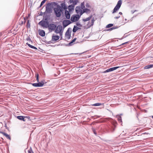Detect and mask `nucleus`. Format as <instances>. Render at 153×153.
<instances>
[{"instance_id": "obj_30", "label": "nucleus", "mask_w": 153, "mask_h": 153, "mask_svg": "<svg viewBox=\"0 0 153 153\" xmlns=\"http://www.w3.org/2000/svg\"><path fill=\"white\" fill-rule=\"evenodd\" d=\"M26 40L27 41H29L30 42H32V41L30 37L29 36L27 37L26 38Z\"/></svg>"}, {"instance_id": "obj_14", "label": "nucleus", "mask_w": 153, "mask_h": 153, "mask_svg": "<svg viewBox=\"0 0 153 153\" xmlns=\"http://www.w3.org/2000/svg\"><path fill=\"white\" fill-rule=\"evenodd\" d=\"M65 17L67 19H69L70 18V14L69 13V12L67 10H65Z\"/></svg>"}, {"instance_id": "obj_17", "label": "nucleus", "mask_w": 153, "mask_h": 153, "mask_svg": "<svg viewBox=\"0 0 153 153\" xmlns=\"http://www.w3.org/2000/svg\"><path fill=\"white\" fill-rule=\"evenodd\" d=\"M94 21L95 20L94 19V18H93L91 20V22H88V25L89 26V27H91L93 25Z\"/></svg>"}, {"instance_id": "obj_50", "label": "nucleus", "mask_w": 153, "mask_h": 153, "mask_svg": "<svg viewBox=\"0 0 153 153\" xmlns=\"http://www.w3.org/2000/svg\"><path fill=\"white\" fill-rule=\"evenodd\" d=\"M83 67V66H80L79 67V68H82Z\"/></svg>"}, {"instance_id": "obj_5", "label": "nucleus", "mask_w": 153, "mask_h": 153, "mask_svg": "<svg viewBox=\"0 0 153 153\" xmlns=\"http://www.w3.org/2000/svg\"><path fill=\"white\" fill-rule=\"evenodd\" d=\"M71 28H68L65 33V36L68 39H69L71 37Z\"/></svg>"}, {"instance_id": "obj_48", "label": "nucleus", "mask_w": 153, "mask_h": 153, "mask_svg": "<svg viewBox=\"0 0 153 153\" xmlns=\"http://www.w3.org/2000/svg\"><path fill=\"white\" fill-rule=\"evenodd\" d=\"M119 14L120 15H122V13L121 12H119Z\"/></svg>"}, {"instance_id": "obj_29", "label": "nucleus", "mask_w": 153, "mask_h": 153, "mask_svg": "<svg viewBox=\"0 0 153 153\" xmlns=\"http://www.w3.org/2000/svg\"><path fill=\"white\" fill-rule=\"evenodd\" d=\"M102 105V104L100 103H97L92 105L93 106H100Z\"/></svg>"}, {"instance_id": "obj_31", "label": "nucleus", "mask_w": 153, "mask_h": 153, "mask_svg": "<svg viewBox=\"0 0 153 153\" xmlns=\"http://www.w3.org/2000/svg\"><path fill=\"white\" fill-rule=\"evenodd\" d=\"M113 25V24H108V25L106 26V28H109V27H111Z\"/></svg>"}, {"instance_id": "obj_27", "label": "nucleus", "mask_w": 153, "mask_h": 153, "mask_svg": "<svg viewBox=\"0 0 153 153\" xmlns=\"http://www.w3.org/2000/svg\"><path fill=\"white\" fill-rule=\"evenodd\" d=\"M83 10L84 11L83 12L86 13H88L90 11V10L87 8H84Z\"/></svg>"}, {"instance_id": "obj_18", "label": "nucleus", "mask_w": 153, "mask_h": 153, "mask_svg": "<svg viewBox=\"0 0 153 153\" xmlns=\"http://www.w3.org/2000/svg\"><path fill=\"white\" fill-rule=\"evenodd\" d=\"M17 118L18 119L21 120H22L23 121H25V116H17Z\"/></svg>"}, {"instance_id": "obj_54", "label": "nucleus", "mask_w": 153, "mask_h": 153, "mask_svg": "<svg viewBox=\"0 0 153 153\" xmlns=\"http://www.w3.org/2000/svg\"><path fill=\"white\" fill-rule=\"evenodd\" d=\"M152 118H153V115L152 116Z\"/></svg>"}, {"instance_id": "obj_42", "label": "nucleus", "mask_w": 153, "mask_h": 153, "mask_svg": "<svg viewBox=\"0 0 153 153\" xmlns=\"http://www.w3.org/2000/svg\"><path fill=\"white\" fill-rule=\"evenodd\" d=\"M76 38H75L72 40V41H73V42H74L76 40Z\"/></svg>"}, {"instance_id": "obj_10", "label": "nucleus", "mask_w": 153, "mask_h": 153, "mask_svg": "<svg viewBox=\"0 0 153 153\" xmlns=\"http://www.w3.org/2000/svg\"><path fill=\"white\" fill-rule=\"evenodd\" d=\"M62 26L61 25H58L55 31V32L56 33H60L61 34V31L62 30Z\"/></svg>"}, {"instance_id": "obj_16", "label": "nucleus", "mask_w": 153, "mask_h": 153, "mask_svg": "<svg viewBox=\"0 0 153 153\" xmlns=\"http://www.w3.org/2000/svg\"><path fill=\"white\" fill-rule=\"evenodd\" d=\"M81 10L82 9L81 8L80 6H77L75 9L76 12L77 13L79 14L80 12V11H81Z\"/></svg>"}, {"instance_id": "obj_45", "label": "nucleus", "mask_w": 153, "mask_h": 153, "mask_svg": "<svg viewBox=\"0 0 153 153\" xmlns=\"http://www.w3.org/2000/svg\"><path fill=\"white\" fill-rule=\"evenodd\" d=\"M128 42H125V43H123L121 45H124V44H126V43H128Z\"/></svg>"}, {"instance_id": "obj_22", "label": "nucleus", "mask_w": 153, "mask_h": 153, "mask_svg": "<svg viewBox=\"0 0 153 153\" xmlns=\"http://www.w3.org/2000/svg\"><path fill=\"white\" fill-rule=\"evenodd\" d=\"M80 28L77 27V26H74V27L73 29V33H75L77 30H78L79 29H80Z\"/></svg>"}, {"instance_id": "obj_34", "label": "nucleus", "mask_w": 153, "mask_h": 153, "mask_svg": "<svg viewBox=\"0 0 153 153\" xmlns=\"http://www.w3.org/2000/svg\"><path fill=\"white\" fill-rule=\"evenodd\" d=\"M27 27L29 28L30 27V23L29 22V21L28 20L27 23Z\"/></svg>"}, {"instance_id": "obj_28", "label": "nucleus", "mask_w": 153, "mask_h": 153, "mask_svg": "<svg viewBox=\"0 0 153 153\" xmlns=\"http://www.w3.org/2000/svg\"><path fill=\"white\" fill-rule=\"evenodd\" d=\"M118 28V27L117 26H114L110 28L108 30H113L117 29Z\"/></svg>"}, {"instance_id": "obj_2", "label": "nucleus", "mask_w": 153, "mask_h": 153, "mask_svg": "<svg viewBox=\"0 0 153 153\" xmlns=\"http://www.w3.org/2000/svg\"><path fill=\"white\" fill-rule=\"evenodd\" d=\"M45 21H41L39 23V24L42 27L47 28L48 27L49 22L48 21V18L46 17L45 18Z\"/></svg>"}, {"instance_id": "obj_36", "label": "nucleus", "mask_w": 153, "mask_h": 153, "mask_svg": "<svg viewBox=\"0 0 153 153\" xmlns=\"http://www.w3.org/2000/svg\"><path fill=\"white\" fill-rule=\"evenodd\" d=\"M86 7L87 8H89L90 7V5L88 3H87L85 4Z\"/></svg>"}, {"instance_id": "obj_11", "label": "nucleus", "mask_w": 153, "mask_h": 153, "mask_svg": "<svg viewBox=\"0 0 153 153\" xmlns=\"http://www.w3.org/2000/svg\"><path fill=\"white\" fill-rule=\"evenodd\" d=\"M48 27L49 29L54 30L56 29V25L54 24H51L48 25Z\"/></svg>"}, {"instance_id": "obj_43", "label": "nucleus", "mask_w": 153, "mask_h": 153, "mask_svg": "<svg viewBox=\"0 0 153 153\" xmlns=\"http://www.w3.org/2000/svg\"><path fill=\"white\" fill-rule=\"evenodd\" d=\"M52 41H49L48 42H47V43L48 44H51V43H52V42H51Z\"/></svg>"}, {"instance_id": "obj_3", "label": "nucleus", "mask_w": 153, "mask_h": 153, "mask_svg": "<svg viewBox=\"0 0 153 153\" xmlns=\"http://www.w3.org/2000/svg\"><path fill=\"white\" fill-rule=\"evenodd\" d=\"M122 3V1L121 0H120L118 1L117 4L114 9L112 13H114L119 10L121 6Z\"/></svg>"}, {"instance_id": "obj_24", "label": "nucleus", "mask_w": 153, "mask_h": 153, "mask_svg": "<svg viewBox=\"0 0 153 153\" xmlns=\"http://www.w3.org/2000/svg\"><path fill=\"white\" fill-rule=\"evenodd\" d=\"M153 67V64L148 65L144 67V68L145 69H148Z\"/></svg>"}, {"instance_id": "obj_12", "label": "nucleus", "mask_w": 153, "mask_h": 153, "mask_svg": "<svg viewBox=\"0 0 153 153\" xmlns=\"http://www.w3.org/2000/svg\"><path fill=\"white\" fill-rule=\"evenodd\" d=\"M69 2L71 5L74 7L75 5L79 2V0H70Z\"/></svg>"}, {"instance_id": "obj_21", "label": "nucleus", "mask_w": 153, "mask_h": 153, "mask_svg": "<svg viewBox=\"0 0 153 153\" xmlns=\"http://www.w3.org/2000/svg\"><path fill=\"white\" fill-rule=\"evenodd\" d=\"M122 115V114H120V115H117L116 116V117L117 118L119 122L120 123H122L121 125H122V120L121 117L120 115Z\"/></svg>"}, {"instance_id": "obj_37", "label": "nucleus", "mask_w": 153, "mask_h": 153, "mask_svg": "<svg viewBox=\"0 0 153 153\" xmlns=\"http://www.w3.org/2000/svg\"><path fill=\"white\" fill-rule=\"evenodd\" d=\"M84 12L83 10H81V11H80V13H79V14H80V16L81 15H82L83 14V13H84V12Z\"/></svg>"}, {"instance_id": "obj_47", "label": "nucleus", "mask_w": 153, "mask_h": 153, "mask_svg": "<svg viewBox=\"0 0 153 153\" xmlns=\"http://www.w3.org/2000/svg\"><path fill=\"white\" fill-rule=\"evenodd\" d=\"M33 49H36V50H37V48L36 47H35V46H34L33 48Z\"/></svg>"}, {"instance_id": "obj_38", "label": "nucleus", "mask_w": 153, "mask_h": 153, "mask_svg": "<svg viewBox=\"0 0 153 153\" xmlns=\"http://www.w3.org/2000/svg\"><path fill=\"white\" fill-rule=\"evenodd\" d=\"M73 42H73V41H72L71 42H69L67 45L68 46L71 45H72V44L73 43Z\"/></svg>"}, {"instance_id": "obj_13", "label": "nucleus", "mask_w": 153, "mask_h": 153, "mask_svg": "<svg viewBox=\"0 0 153 153\" xmlns=\"http://www.w3.org/2000/svg\"><path fill=\"white\" fill-rule=\"evenodd\" d=\"M60 38V37L59 36H53L51 41L53 42H55L58 40Z\"/></svg>"}, {"instance_id": "obj_26", "label": "nucleus", "mask_w": 153, "mask_h": 153, "mask_svg": "<svg viewBox=\"0 0 153 153\" xmlns=\"http://www.w3.org/2000/svg\"><path fill=\"white\" fill-rule=\"evenodd\" d=\"M85 3L84 2H83L82 3H81V7H81V8H82V9H83L85 8V6L84 5Z\"/></svg>"}, {"instance_id": "obj_19", "label": "nucleus", "mask_w": 153, "mask_h": 153, "mask_svg": "<svg viewBox=\"0 0 153 153\" xmlns=\"http://www.w3.org/2000/svg\"><path fill=\"white\" fill-rule=\"evenodd\" d=\"M61 5V7L62 8V10H65L67 9V7L66 6L65 3H62Z\"/></svg>"}, {"instance_id": "obj_53", "label": "nucleus", "mask_w": 153, "mask_h": 153, "mask_svg": "<svg viewBox=\"0 0 153 153\" xmlns=\"http://www.w3.org/2000/svg\"><path fill=\"white\" fill-rule=\"evenodd\" d=\"M147 134L146 133H145L143 134Z\"/></svg>"}, {"instance_id": "obj_7", "label": "nucleus", "mask_w": 153, "mask_h": 153, "mask_svg": "<svg viewBox=\"0 0 153 153\" xmlns=\"http://www.w3.org/2000/svg\"><path fill=\"white\" fill-rule=\"evenodd\" d=\"M31 84L34 87H42L44 83L43 82H38V83H32Z\"/></svg>"}, {"instance_id": "obj_1", "label": "nucleus", "mask_w": 153, "mask_h": 153, "mask_svg": "<svg viewBox=\"0 0 153 153\" xmlns=\"http://www.w3.org/2000/svg\"><path fill=\"white\" fill-rule=\"evenodd\" d=\"M54 10L55 14L58 17L61 16V13H63L64 11V10H62L61 6L59 5H57L56 7L54 8Z\"/></svg>"}, {"instance_id": "obj_39", "label": "nucleus", "mask_w": 153, "mask_h": 153, "mask_svg": "<svg viewBox=\"0 0 153 153\" xmlns=\"http://www.w3.org/2000/svg\"><path fill=\"white\" fill-rule=\"evenodd\" d=\"M28 153H34L31 149L28 150Z\"/></svg>"}, {"instance_id": "obj_6", "label": "nucleus", "mask_w": 153, "mask_h": 153, "mask_svg": "<svg viewBox=\"0 0 153 153\" xmlns=\"http://www.w3.org/2000/svg\"><path fill=\"white\" fill-rule=\"evenodd\" d=\"M51 3H49L47 4L46 7V11H45L47 13H50L51 12L52 9L51 7Z\"/></svg>"}, {"instance_id": "obj_40", "label": "nucleus", "mask_w": 153, "mask_h": 153, "mask_svg": "<svg viewBox=\"0 0 153 153\" xmlns=\"http://www.w3.org/2000/svg\"><path fill=\"white\" fill-rule=\"evenodd\" d=\"M120 16H116V17H114V19H119V18H120Z\"/></svg>"}, {"instance_id": "obj_35", "label": "nucleus", "mask_w": 153, "mask_h": 153, "mask_svg": "<svg viewBox=\"0 0 153 153\" xmlns=\"http://www.w3.org/2000/svg\"><path fill=\"white\" fill-rule=\"evenodd\" d=\"M76 25L77 26L79 27H81L82 26L81 25L79 22H77Z\"/></svg>"}, {"instance_id": "obj_9", "label": "nucleus", "mask_w": 153, "mask_h": 153, "mask_svg": "<svg viewBox=\"0 0 153 153\" xmlns=\"http://www.w3.org/2000/svg\"><path fill=\"white\" fill-rule=\"evenodd\" d=\"M71 23V22L69 20H64L62 22V25L64 28L65 27Z\"/></svg>"}, {"instance_id": "obj_51", "label": "nucleus", "mask_w": 153, "mask_h": 153, "mask_svg": "<svg viewBox=\"0 0 153 153\" xmlns=\"http://www.w3.org/2000/svg\"><path fill=\"white\" fill-rule=\"evenodd\" d=\"M47 0H43V1H44V2H45Z\"/></svg>"}, {"instance_id": "obj_44", "label": "nucleus", "mask_w": 153, "mask_h": 153, "mask_svg": "<svg viewBox=\"0 0 153 153\" xmlns=\"http://www.w3.org/2000/svg\"><path fill=\"white\" fill-rule=\"evenodd\" d=\"M45 2H44V1H42V2H41V4H43L44 3H45Z\"/></svg>"}, {"instance_id": "obj_4", "label": "nucleus", "mask_w": 153, "mask_h": 153, "mask_svg": "<svg viewBox=\"0 0 153 153\" xmlns=\"http://www.w3.org/2000/svg\"><path fill=\"white\" fill-rule=\"evenodd\" d=\"M80 17V16L79 15H73L71 16V20L73 22H75L78 21Z\"/></svg>"}, {"instance_id": "obj_49", "label": "nucleus", "mask_w": 153, "mask_h": 153, "mask_svg": "<svg viewBox=\"0 0 153 153\" xmlns=\"http://www.w3.org/2000/svg\"><path fill=\"white\" fill-rule=\"evenodd\" d=\"M43 4H42L41 3L40 5L39 6V7H40Z\"/></svg>"}, {"instance_id": "obj_41", "label": "nucleus", "mask_w": 153, "mask_h": 153, "mask_svg": "<svg viewBox=\"0 0 153 153\" xmlns=\"http://www.w3.org/2000/svg\"><path fill=\"white\" fill-rule=\"evenodd\" d=\"M93 131L94 133L95 134V135H97V133L95 131V130H94V129H93Z\"/></svg>"}, {"instance_id": "obj_33", "label": "nucleus", "mask_w": 153, "mask_h": 153, "mask_svg": "<svg viewBox=\"0 0 153 153\" xmlns=\"http://www.w3.org/2000/svg\"><path fill=\"white\" fill-rule=\"evenodd\" d=\"M26 44L30 48H33V47L34 46H33L31 45H30V44L28 43V42L27 43H26Z\"/></svg>"}, {"instance_id": "obj_15", "label": "nucleus", "mask_w": 153, "mask_h": 153, "mask_svg": "<svg viewBox=\"0 0 153 153\" xmlns=\"http://www.w3.org/2000/svg\"><path fill=\"white\" fill-rule=\"evenodd\" d=\"M0 133L4 136L7 138L9 139L10 140H11L10 137V135L7 134V133L3 132H0Z\"/></svg>"}, {"instance_id": "obj_52", "label": "nucleus", "mask_w": 153, "mask_h": 153, "mask_svg": "<svg viewBox=\"0 0 153 153\" xmlns=\"http://www.w3.org/2000/svg\"><path fill=\"white\" fill-rule=\"evenodd\" d=\"M62 37H61V39H62Z\"/></svg>"}, {"instance_id": "obj_32", "label": "nucleus", "mask_w": 153, "mask_h": 153, "mask_svg": "<svg viewBox=\"0 0 153 153\" xmlns=\"http://www.w3.org/2000/svg\"><path fill=\"white\" fill-rule=\"evenodd\" d=\"M36 80L37 81V82H39V74L38 73H37L36 74Z\"/></svg>"}, {"instance_id": "obj_23", "label": "nucleus", "mask_w": 153, "mask_h": 153, "mask_svg": "<svg viewBox=\"0 0 153 153\" xmlns=\"http://www.w3.org/2000/svg\"><path fill=\"white\" fill-rule=\"evenodd\" d=\"M74 6L71 4L69 5L68 7V9L70 12L72 11L73 10H74Z\"/></svg>"}, {"instance_id": "obj_8", "label": "nucleus", "mask_w": 153, "mask_h": 153, "mask_svg": "<svg viewBox=\"0 0 153 153\" xmlns=\"http://www.w3.org/2000/svg\"><path fill=\"white\" fill-rule=\"evenodd\" d=\"M120 68V67L119 66H117V67H115L113 68H110L108 69H107V70H105V71L103 72V73H106L107 72H111L112 71H113L115 70H116L118 68Z\"/></svg>"}, {"instance_id": "obj_20", "label": "nucleus", "mask_w": 153, "mask_h": 153, "mask_svg": "<svg viewBox=\"0 0 153 153\" xmlns=\"http://www.w3.org/2000/svg\"><path fill=\"white\" fill-rule=\"evenodd\" d=\"M39 34L42 36H44L45 35V32L43 30H41L39 32Z\"/></svg>"}, {"instance_id": "obj_46", "label": "nucleus", "mask_w": 153, "mask_h": 153, "mask_svg": "<svg viewBox=\"0 0 153 153\" xmlns=\"http://www.w3.org/2000/svg\"><path fill=\"white\" fill-rule=\"evenodd\" d=\"M25 118H27L28 119H29L30 118V117H29V116H25Z\"/></svg>"}, {"instance_id": "obj_25", "label": "nucleus", "mask_w": 153, "mask_h": 153, "mask_svg": "<svg viewBox=\"0 0 153 153\" xmlns=\"http://www.w3.org/2000/svg\"><path fill=\"white\" fill-rule=\"evenodd\" d=\"M92 17V15H91L89 17L86 18L85 19H82L83 21L84 22H86L87 21H88L89 20L91 19V18Z\"/></svg>"}]
</instances>
